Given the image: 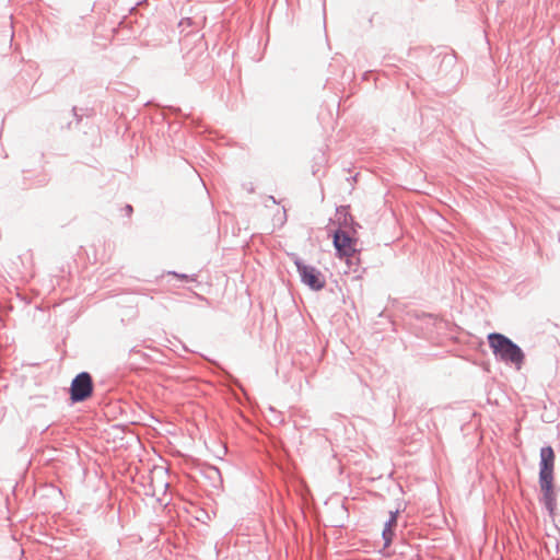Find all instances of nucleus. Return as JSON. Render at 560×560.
I'll list each match as a JSON object with an SVG mask.
<instances>
[{
    "label": "nucleus",
    "instance_id": "3",
    "mask_svg": "<svg viewBox=\"0 0 560 560\" xmlns=\"http://www.w3.org/2000/svg\"><path fill=\"white\" fill-rule=\"evenodd\" d=\"M94 389L93 378L89 372H80L77 374L70 385L69 394L70 400L73 404L83 402L88 400Z\"/></svg>",
    "mask_w": 560,
    "mask_h": 560
},
{
    "label": "nucleus",
    "instance_id": "7",
    "mask_svg": "<svg viewBox=\"0 0 560 560\" xmlns=\"http://www.w3.org/2000/svg\"><path fill=\"white\" fill-rule=\"evenodd\" d=\"M339 224L340 226H348L350 224L353 232H355V226H359V224L353 221V218L349 213L343 214V219Z\"/></svg>",
    "mask_w": 560,
    "mask_h": 560
},
{
    "label": "nucleus",
    "instance_id": "9",
    "mask_svg": "<svg viewBox=\"0 0 560 560\" xmlns=\"http://www.w3.org/2000/svg\"><path fill=\"white\" fill-rule=\"evenodd\" d=\"M173 276L175 277H178L179 279H183V280H195V276L190 277L188 275H185V273H177L175 271L171 272Z\"/></svg>",
    "mask_w": 560,
    "mask_h": 560
},
{
    "label": "nucleus",
    "instance_id": "4",
    "mask_svg": "<svg viewBox=\"0 0 560 560\" xmlns=\"http://www.w3.org/2000/svg\"><path fill=\"white\" fill-rule=\"evenodd\" d=\"M291 257L294 261V265L296 266L301 281L305 285H307L310 289L314 291H319L325 287V278L318 269H316L313 266L305 265L302 261V259L295 254H292Z\"/></svg>",
    "mask_w": 560,
    "mask_h": 560
},
{
    "label": "nucleus",
    "instance_id": "5",
    "mask_svg": "<svg viewBox=\"0 0 560 560\" xmlns=\"http://www.w3.org/2000/svg\"><path fill=\"white\" fill-rule=\"evenodd\" d=\"M332 243L337 255L347 258V262L352 265V259L355 257L357 249L354 247L355 240L350 234L341 229L335 231Z\"/></svg>",
    "mask_w": 560,
    "mask_h": 560
},
{
    "label": "nucleus",
    "instance_id": "11",
    "mask_svg": "<svg viewBox=\"0 0 560 560\" xmlns=\"http://www.w3.org/2000/svg\"><path fill=\"white\" fill-rule=\"evenodd\" d=\"M213 471H214L217 475H220L219 469L213 468Z\"/></svg>",
    "mask_w": 560,
    "mask_h": 560
},
{
    "label": "nucleus",
    "instance_id": "10",
    "mask_svg": "<svg viewBox=\"0 0 560 560\" xmlns=\"http://www.w3.org/2000/svg\"><path fill=\"white\" fill-rule=\"evenodd\" d=\"M125 210L127 212V215H130L133 211L132 206L130 205H126Z\"/></svg>",
    "mask_w": 560,
    "mask_h": 560
},
{
    "label": "nucleus",
    "instance_id": "1",
    "mask_svg": "<svg viewBox=\"0 0 560 560\" xmlns=\"http://www.w3.org/2000/svg\"><path fill=\"white\" fill-rule=\"evenodd\" d=\"M555 452L551 446L540 448L539 486L542 491V503L552 513L556 508V493L553 491Z\"/></svg>",
    "mask_w": 560,
    "mask_h": 560
},
{
    "label": "nucleus",
    "instance_id": "2",
    "mask_svg": "<svg viewBox=\"0 0 560 560\" xmlns=\"http://www.w3.org/2000/svg\"><path fill=\"white\" fill-rule=\"evenodd\" d=\"M488 343L498 360L514 364L517 369L523 364L525 354L522 348L505 335L491 332L488 335Z\"/></svg>",
    "mask_w": 560,
    "mask_h": 560
},
{
    "label": "nucleus",
    "instance_id": "8",
    "mask_svg": "<svg viewBox=\"0 0 560 560\" xmlns=\"http://www.w3.org/2000/svg\"><path fill=\"white\" fill-rule=\"evenodd\" d=\"M398 513L399 511L396 510V511H390L389 513V518L387 520V522L385 523L386 527H395L396 524H397V516H398Z\"/></svg>",
    "mask_w": 560,
    "mask_h": 560
},
{
    "label": "nucleus",
    "instance_id": "6",
    "mask_svg": "<svg viewBox=\"0 0 560 560\" xmlns=\"http://www.w3.org/2000/svg\"><path fill=\"white\" fill-rule=\"evenodd\" d=\"M394 535L395 534H394L393 527H386V526L384 527L382 536H383V539H384V546L385 547L390 545Z\"/></svg>",
    "mask_w": 560,
    "mask_h": 560
}]
</instances>
